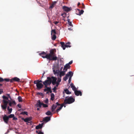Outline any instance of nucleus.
Wrapping results in <instances>:
<instances>
[{
    "label": "nucleus",
    "mask_w": 134,
    "mask_h": 134,
    "mask_svg": "<svg viewBox=\"0 0 134 134\" xmlns=\"http://www.w3.org/2000/svg\"><path fill=\"white\" fill-rule=\"evenodd\" d=\"M2 98L3 99V104L1 105V107L3 110H5L8 104H9V105L10 107H11L12 104L10 102V100H9L8 97L3 96H2Z\"/></svg>",
    "instance_id": "1"
},
{
    "label": "nucleus",
    "mask_w": 134,
    "mask_h": 134,
    "mask_svg": "<svg viewBox=\"0 0 134 134\" xmlns=\"http://www.w3.org/2000/svg\"><path fill=\"white\" fill-rule=\"evenodd\" d=\"M43 58H46L49 60H56L57 59V57L55 55V54L53 50L50 51L49 53L47 54L45 57H43Z\"/></svg>",
    "instance_id": "2"
},
{
    "label": "nucleus",
    "mask_w": 134,
    "mask_h": 134,
    "mask_svg": "<svg viewBox=\"0 0 134 134\" xmlns=\"http://www.w3.org/2000/svg\"><path fill=\"white\" fill-rule=\"evenodd\" d=\"M67 97H66L64 100V104H70L74 102L75 99L71 96L70 97L68 98Z\"/></svg>",
    "instance_id": "3"
},
{
    "label": "nucleus",
    "mask_w": 134,
    "mask_h": 134,
    "mask_svg": "<svg viewBox=\"0 0 134 134\" xmlns=\"http://www.w3.org/2000/svg\"><path fill=\"white\" fill-rule=\"evenodd\" d=\"M52 82V79L50 77H48L47 79L43 82V83L45 86V87H47L48 85H50Z\"/></svg>",
    "instance_id": "4"
},
{
    "label": "nucleus",
    "mask_w": 134,
    "mask_h": 134,
    "mask_svg": "<svg viewBox=\"0 0 134 134\" xmlns=\"http://www.w3.org/2000/svg\"><path fill=\"white\" fill-rule=\"evenodd\" d=\"M60 43L61 44L63 50H65L66 47H70L71 46L70 45L71 44L70 42L66 43L65 44L64 42H60Z\"/></svg>",
    "instance_id": "5"
},
{
    "label": "nucleus",
    "mask_w": 134,
    "mask_h": 134,
    "mask_svg": "<svg viewBox=\"0 0 134 134\" xmlns=\"http://www.w3.org/2000/svg\"><path fill=\"white\" fill-rule=\"evenodd\" d=\"M60 105V104H59L58 102L56 103V104H53L52 107V112L54 111L58 106H59Z\"/></svg>",
    "instance_id": "6"
},
{
    "label": "nucleus",
    "mask_w": 134,
    "mask_h": 134,
    "mask_svg": "<svg viewBox=\"0 0 134 134\" xmlns=\"http://www.w3.org/2000/svg\"><path fill=\"white\" fill-rule=\"evenodd\" d=\"M32 117H30L29 118H27L25 119H24V118H22L21 119L22 120H24L25 122H28L29 123V121H30L32 120Z\"/></svg>",
    "instance_id": "7"
},
{
    "label": "nucleus",
    "mask_w": 134,
    "mask_h": 134,
    "mask_svg": "<svg viewBox=\"0 0 134 134\" xmlns=\"http://www.w3.org/2000/svg\"><path fill=\"white\" fill-rule=\"evenodd\" d=\"M14 81L20 82V79L19 78H18L17 77H15L12 78L10 80V82H13Z\"/></svg>",
    "instance_id": "8"
},
{
    "label": "nucleus",
    "mask_w": 134,
    "mask_h": 134,
    "mask_svg": "<svg viewBox=\"0 0 134 134\" xmlns=\"http://www.w3.org/2000/svg\"><path fill=\"white\" fill-rule=\"evenodd\" d=\"M51 79H52L51 83H52V84L53 85H55L56 84V83L57 82L56 81L57 80V78L56 77L53 76H52V77H51Z\"/></svg>",
    "instance_id": "9"
},
{
    "label": "nucleus",
    "mask_w": 134,
    "mask_h": 134,
    "mask_svg": "<svg viewBox=\"0 0 134 134\" xmlns=\"http://www.w3.org/2000/svg\"><path fill=\"white\" fill-rule=\"evenodd\" d=\"M37 88L38 90H40L42 88L43 86V85L41 83L37 82L36 85Z\"/></svg>",
    "instance_id": "10"
},
{
    "label": "nucleus",
    "mask_w": 134,
    "mask_h": 134,
    "mask_svg": "<svg viewBox=\"0 0 134 134\" xmlns=\"http://www.w3.org/2000/svg\"><path fill=\"white\" fill-rule=\"evenodd\" d=\"M3 120L4 122L6 124H7L8 122L9 118L6 115H5L3 118Z\"/></svg>",
    "instance_id": "11"
},
{
    "label": "nucleus",
    "mask_w": 134,
    "mask_h": 134,
    "mask_svg": "<svg viewBox=\"0 0 134 134\" xmlns=\"http://www.w3.org/2000/svg\"><path fill=\"white\" fill-rule=\"evenodd\" d=\"M43 103L41 102L40 100L37 101V103L36 104V106L37 107H39L40 108L42 107Z\"/></svg>",
    "instance_id": "12"
},
{
    "label": "nucleus",
    "mask_w": 134,
    "mask_h": 134,
    "mask_svg": "<svg viewBox=\"0 0 134 134\" xmlns=\"http://www.w3.org/2000/svg\"><path fill=\"white\" fill-rule=\"evenodd\" d=\"M51 120V117L47 116L44 118L43 119V121L45 122H47Z\"/></svg>",
    "instance_id": "13"
},
{
    "label": "nucleus",
    "mask_w": 134,
    "mask_h": 134,
    "mask_svg": "<svg viewBox=\"0 0 134 134\" xmlns=\"http://www.w3.org/2000/svg\"><path fill=\"white\" fill-rule=\"evenodd\" d=\"M74 93L75 95L76 96H82V93L80 91H78L77 90L76 91H75L74 92Z\"/></svg>",
    "instance_id": "14"
},
{
    "label": "nucleus",
    "mask_w": 134,
    "mask_h": 134,
    "mask_svg": "<svg viewBox=\"0 0 134 134\" xmlns=\"http://www.w3.org/2000/svg\"><path fill=\"white\" fill-rule=\"evenodd\" d=\"M63 9L64 11L66 12H68L71 10L70 8L66 6H64L63 7Z\"/></svg>",
    "instance_id": "15"
},
{
    "label": "nucleus",
    "mask_w": 134,
    "mask_h": 134,
    "mask_svg": "<svg viewBox=\"0 0 134 134\" xmlns=\"http://www.w3.org/2000/svg\"><path fill=\"white\" fill-rule=\"evenodd\" d=\"M43 125V123H42L41 124H40L38 125L36 127V129H41Z\"/></svg>",
    "instance_id": "16"
},
{
    "label": "nucleus",
    "mask_w": 134,
    "mask_h": 134,
    "mask_svg": "<svg viewBox=\"0 0 134 134\" xmlns=\"http://www.w3.org/2000/svg\"><path fill=\"white\" fill-rule=\"evenodd\" d=\"M64 103L63 104H62V105L60 104V106L59 107H58V108L56 110V111L57 113H58L59 111L62 109L64 106Z\"/></svg>",
    "instance_id": "17"
},
{
    "label": "nucleus",
    "mask_w": 134,
    "mask_h": 134,
    "mask_svg": "<svg viewBox=\"0 0 134 134\" xmlns=\"http://www.w3.org/2000/svg\"><path fill=\"white\" fill-rule=\"evenodd\" d=\"M65 72L64 71H61L60 72L59 76L61 78L62 76H64L65 74Z\"/></svg>",
    "instance_id": "18"
},
{
    "label": "nucleus",
    "mask_w": 134,
    "mask_h": 134,
    "mask_svg": "<svg viewBox=\"0 0 134 134\" xmlns=\"http://www.w3.org/2000/svg\"><path fill=\"white\" fill-rule=\"evenodd\" d=\"M73 73L72 71H70L68 72L66 74L68 75V77H72L73 75Z\"/></svg>",
    "instance_id": "19"
},
{
    "label": "nucleus",
    "mask_w": 134,
    "mask_h": 134,
    "mask_svg": "<svg viewBox=\"0 0 134 134\" xmlns=\"http://www.w3.org/2000/svg\"><path fill=\"white\" fill-rule=\"evenodd\" d=\"M46 54V53L44 52V51L42 52V53H40L39 54V55L42 56V57L43 58V57H45V56H44V55H45Z\"/></svg>",
    "instance_id": "20"
},
{
    "label": "nucleus",
    "mask_w": 134,
    "mask_h": 134,
    "mask_svg": "<svg viewBox=\"0 0 134 134\" xmlns=\"http://www.w3.org/2000/svg\"><path fill=\"white\" fill-rule=\"evenodd\" d=\"M53 71L54 72V74H57L58 75H59V73L60 72V70H56L55 71V70H53Z\"/></svg>",
    "instance_id": "21"
},
{
    "label": "nucleus",
    "mask_w": 134,
    "mask_h": 134,
    "mask_svg": "<svg viewBox=\"0 0 134 134\" xmlns=\"http://www.w3.org/2000/svg\"><path fill=\"white\" fill-rule=\"evenodd\" d=\"M65 93L67 94H69L71 93V92L69 91L68 89L66 88L64 90Z\"/></svg>",
    "instance_id": "22"
},
{
    "label": "nucleus",
    "mask_w": 134,
    "mask_h": 134,
    "mask_svg": "<svg viewBox=\"0 0 134 134\" xmlns=\"http://www.w3.org/2000/svg\"><path fill=\"white\" fill-rule=\"evenodd\" d=\"M70 66L68 64H66L65 66H64V68L63 69V70H64V69L66 68H67L68 69H70Z\"/></svg>",
    "instance_id": "23"
},
{
    "label": "nucleus",
    "mask_w": 134,
    "mask_h": 134,
    "mask_svg": "<svg viewBox=\"0 0 134 134\" xmlns=\"http://www.w3.org/2000/svg\"><path fill=\"white\" fill-rule=\"evenodd\" d=\"M56 3V2H53L52 3L50 6V8H53L54 7V5Z\"/></svg>",
    "instance_id": "24"
},
{
    "label": "nucleus",
    "mask_w": 134,
    "mask_h": 134,
    "mask_svg": "<svg viewBox=\"0 0 134 134\" xmlns=\"http://www.w3.org/2000/svg\"><path fill=\"white\" fill-rule=\"evenodd\" d=\"M51 99L52 100H54V94L53 93H52L51 95Z\"/></svg>",
    "instance_id": "25"
},
{
    "label": "nucleus",
    "mask_w": 134,
    "mask_h": 134,
    "mask_svg": "<svg viewBox=\"0 0 134 134\" xmlns=\"http://www.w3.org/2000/svg\"><path fill=\"white\" fill-rule=\"evenodd\" d=\"M56 38V36L55 34H53L52 36V39L53 40H54Z\"/></svg>",
    "instance_id": "26"
},
{
    "label": "nucleus",
    "mask_w": 134,
    "mask_h": 134,
    "mask_svg": "<svg viewBox=\"0 0 134 134\" xmlns=\"http://www.w3.org/2000/svg\"><path fill=\"white\" fill-rule=\"evenodd\" d=\"M56 33V32L55 29L52 30L51 31V35H52V34H55Z\"/></svg>",
    "instance_id": "27"
},
{
    "label": "nucleus",
    "mask_w": 134,
    "mask_h": 134,
    "mask_svg": "<svg viewBox=\"0 0 134 134\" xmlns=\"http://www.w3.org/2000/svg\"><path fill=\"white\" fill-rule=\"evenodd\" d=\"M46 114L47 115H52V113L50 111H48L46 113Z\"/></svg>",
    "instance_id": "28"
},
{
    "label": "nucleus",
    "mask_w": 134,
    "mask_h": 134,
    "mask_svg": "<svg viewBox=\"0 0 134 134\" xmlns=\"http://www.w3.org/2000/svg\"><path fill=\"white\" fill-rule=\"evenodd\" d=\"M68 75L66 74L65 76L63 78V80L64 81H66L68 79Z\"/></svg>",
    "instance_id": "29"
},
{
    "label": "nucleus",
    "mask_w": 134,
    "mask_h": 134,
    "mask_svg": "<svg viewBox=\"0 0 134 134\" xmlns=\"http://www.w3.org/2000/svg\"><path fill=\"white\" fill-rule=\"evenodd\" d=\"M45 87L46 88H45L44 90V92H46L47 91H48L51 88V87H48L47 86V87Z\"/></svg>",
    "instance_id": "30"
},
{
    "label": "nucleus",
    "mask_w": 134,
    "mask_h": 134,
    "mask_svg": "<svg viewBox=\"0 0 134 134\" xmlns=\"http://www.w3.org/2000/svg\"><path fill=\"white\" fill-rule=\"evenodd\" d=\"M18 99L19 102H21L22 101V97L20 96H19L18 97Z\"/></svg>",
    "instance_id": "31"
},
{
    "label": "nucleus",
    "mask_w": 134,
    "mask_h": 134,
    "mask_svg": "<svg viewBox=\"0 0 134 134\" xmlns=\"http://www.w3.org/2000/svg\"><path fill=\"white\" fill-rule=\"evenodd\" d=\"M6 95L8 96L7 97H8V98H9L11 100H12V98L11 97V96H10L9 94H6Z\"/></svg>",
    "instance_id": "32"
},
{
    "label": "nucleus",
    "mask_w": 134,
    "mask_h": 134,
    "mask_svg": "<svg viewBox=\"0 0 134 134\" xmlns=\"http://www.w3.org/2000/svg\"><path fill=\"white\" fill-rule=\"evenodd\" d=\"M27 112L26 111H23L20 114H23V115H25V114L26 115H27Z\"/></svg>",
    "instance_id": "33"
},
{
    "label": "nucleus",
    "mask_w": 134,
    "mask_h": 134,
    "mask_svg": "<svg viewBox=\"0 0 134 134\" xmlns=\"http://www.w3.org/2000/svg\"><path fill=\"white\" fill-rule=\"evenodd\" d=\"M10 102L12 104H13L14 105H15L16 104V103L14 100H11V101H10Z\"/></svg>",
    "instance_id": "34"
},
{
    "label": "nucleus",
    "mask_w": 134,
    "mask_h": 134,
    "mask_svg": "<svg viewBox=\"0 0 134 134\" xmlns=\"http://www.w3.org/2000/svg\"><path fill=\"white\" fill-rule=\"evenodd\" d=\"M14 116V115L13 114H11L8 116L9 118H13Z\"/></svg>",
    "instance_id": "35"
},
{
    "label": "nucleus",
    "mask_w": 134,
    "mask_h": 134,
    "mask_svg": "<svg viewBox=\"0 0 134 134\" xmlns=\"http://www.w3.org/2000/svg\"><path fill=\"white\" fill-rule=\"evenodd\" d=\"M57 89V88L55 86L54 88H53L52 90H53V92H56V90Z\"/></svg>",
    "instance_id": "36"
},
{
    "label": "nucleus",
    "mask_w": 134,
    "mask_h": 134,
    "mask_svg": "<svg viewBox=\"0 0 134 134\" xmlns=\"http://www.w3.org/2000/svg\"><path fill=\"white\" fill-rule=\"evenodd\" d=\"M12 108H11L9 109L8 110V114H10L12 112Z\"/></svg>",
    "instance_id": "37"
},
{
    "label": "nucleus",
    "mask_w": 134,
    "mask_h": 134,
    "mask_svg": "<svg viewBox=\"0 0 134 134\" xmlns=\"http://www.w3.org/2000/svg\"><path fill=\"white\" fill-rule=\"evenodd\" d=\"M84 12V11L83 10H81L79 12V15H81V14H82L83 12Z\"/></svg>",
    "instance_id": "38"
},
{
    "label": "nucleus",
    "mask_w": 134,
    "mask_h": 134,
    "mask_svg": "<svg viewBox=\"0 0 134 134\" xmlns=\"http://www.w3.org/2000/svg\"><path fill=\"white\" fill-rule=\"evenodd\" d=\"M42 104V105L44 108H46L48 107V105L46 104H44L43 103Z\"/></svg>",
    "instance_id": "39"
},
{
    "label": "nucleus",
    "mask_w": 134,
    "mask_h": 134,
    "mask_svg": "<svg viewBox=\"0 0 134 134\" xmlns=\"http://www.w3.org/2000/svg\"><path fill=\"white\" fill-rule=\"evenodd\" d=\"M36 133L38 134H43V132H42L41 131H40L39 132L37 131H36Z\"/></svg>",
    "instance_id": "40"
},
{
    "label": "nucleus",
    "mask_w": 134,
    "mask_h": 134,
    "mask_svg": "<svg viewBox=\"0 0 134 134\" xmlns=\"http://www.w3.org/2000/svg\"><path fill=\"white\" fill-rule=\"evenodd\" d=\"M4 81H5L6 82H8L9 81H10V80L9 79H4Z\"/></svg>",
    "instance_id": "41"
},
{
    "label": "nucleus",
    "mask_w": 134,
    "mask_h": 134,
    "mask_svg": "<svg viewBox=\"0 0 134 134\" xmlns=\"http://www.w3.org/2000/svg\"><path fill=\"white\" fill-rule=\"evenodd\" d=\"M72 90H73L75 92V91H76L77 90H76V88L75 87V86H73V87L72 88Z\"/></svg>",
    "instance_id": "42"
},
{
    "label": "nucleus",
    "mask_w": 134,
    "mask_h": 134,
    "mask_svg": "<svg viewBox=\"0 0 134 134\" xmlns=\"http://www.w3.org/2000/svg\"><path fill=\"white\" fill-rule=\"evenodd\" d=\"M68 23L70 26L73 27V25L72 24V23L71 22H69Z\"/></svg>",
    "instance_id": "43"
},
{
    "label": "nucleus",
    "mask_w": 134,
    "mask_h": 134,
    "mask_svg": "<svg viewBox=\"0 0 134 134\" xmlns=\"http://www.w3.org/2000/svg\"><path fill=\"white\" fill-rule=\"evenodd\" d=\"M44 102L46 104H47L48 102V99H46V100H45L44 101Z\"/></svg>",
    "instance_id": "44"
},
{
    "label": "nucleus",
    "mask_w": 134,
    "mask_h": 134,
    "mask_svg": "<svg viewBox=\"0 0 134 134\" xmlns=\"http://www.w3.org/2000/svg\"><path fill=\"white\" fill-rule=\"evenodd\" d=\"M71 77H69V80H68L69 83H70L71 82Z\"/></svg>",
    "instance_id": "45"
},
{
    "label": "nucleus",
    "mask_w": 134,
    "mask_h": 134,
    "mask_svg": "<svg viewBox=\"0 0 134 134\" xmlns=\"http://www.w3.org/2000/svg\"><path fill=\"white\" fill-rule=\"evenodd\" d=\"M4 81V79L0 77V82L3 81Z\"/></svg>",
    "instance_id": "46"
},
{
    "label": "nucleus",
    "mask_w": 134,
    "mask_h": 134,
    "mask_svg": "<svg viewBox=\"0 0 134 134\" xmlns=\"http://www.w3.org/2000/svg\"><path fill=\"white\" fill-rule=\"evenodd\" d=\"M66 14L65 13H63V14H62V16H66Z\"/></svg>",
    "instance_id": "47"
},
{
    "label": "nucleus",
    "mask_w": 134,
    "mask_h": 134,
    "mask_svg": "<svg viewBox=\"0 0 134 134\" xmlns=\"http://www.w3.org/2000/svg\"><path fill=\"white\" fill-rule=\"evenodd\" d=\"M70 85L71 88H72L73 87V86H74L73 83H71Z\"/></svg>",
    "instance_id": "48"
},
{
    "label": "nucleus",
    "mask_w": 134,
    "mask_h": 134,
    "mask_svg": "<svg viewBox=\"0 0 134 134\" xmlns=\"http://www.w3.org/2000/svg\"><path fill=\"white\" fill-rule=\"evenodd\" d=\"M61 81V79L60 78L58 79L57 82L59 83Z\"/></svg>",
    "instance_id": "49"
},
{
    "label": "nucleus",
    "mask_w": 134,
    "mask_h": 134,
    "mask_svg": "<svg viewBox=\"0 0 134 134\" xmlns=\"http://www.w3.org/2000/svg\"><path fill=\"white\" fill-rule=\"evenodd\" d=\"M3 92V90L2 89H0V94H1Z\"/></svg>",
    "instance_id": "50"
},
{
    "label": "nucleus",
    "mask_w": 134,
    "mask_h": 134,
    "mask_svg": "<svg viewBox=\"0 0 134 134\" xmlns=\"http://www.w3.org/2000/svg\"><path fill=\"white\" fill-rule=\"evenodd\" d=\"M56 87H57L58 86L59 84V83H58L57 82H56Z\"/></svg>",
    "instance_id": "51"
},
{
    "label": "nucleus",
    "mask_w": 134,
    "mask_h": 134,
    "mask_svg": "<svg viewBox=\"0 0 134 134\" xmlns=\"http://www.w3.org/2000/svg\"><path fill=\"white\" fill-rule=\"evenodd\" d=\"M48 92H49L50 93H51L52 92V91L51 90V88L48 91V92H47V93H48Z\"/></svg>",
    "instance_id": "52"
},
{
    "label": "nucleus",
    "mask_w": 134,
    "mask_h": 134,
    "mask_svg": "<svg viewBox=\"0 0 134 134\" xmlns=\"http://www.w3.org/2000/svg\"><path fill=\"white\" fill-rule=\"evenodd\" d=\"M72 63V60H71V61H70L69 63H68V64H69V65H70Z\"/></svg>",
    "instance_id": "53"
},
{
    "label": "nucleus",
    "mask_w": 134,
    "mask_h": 134,
    "mask_svg": "<svg viewBox=\"0 0 134 134\" xmlns=\"http://www.w3.org/2000/svg\"><path fill=\"white\" fill-rule=\"evenodd\" d=\"M34 84H36V85H37V80L34 81Z\"/></svg>",
    "instance_id": "54"
},
{
    "label": "nucleus",
    "mask_w": 134,
    "mask_h": 134,
    "mask_svg": "<svg viewBox=\"0 0 134 134\" xmlns=\"http://www.w3.org/2000/svg\"><path fill=\"white\" fill-rule=\"evenodd\" d=\"M82 8H85V5L84 4H82Z\"/></svg>",
    "instance_id": "55"
},
{
    "label": "nucleus",
    "mask_w": 134,
    "mask_h": 134,
    "mask_svg": "<svg viewBox=\"0 0 134 134\" xmlns=\"http://www.w3.org/2000/svg\"><path fill=\"white\" fill-rule=\"evenodd\" d=\"M17 106L19 108H21V105L20 104H18Z\"/></svg>",
    "instance_id": "56"
},
{
    "label": "nucleus",
    "mask_w": 134,
    "mask_h": 134,
    "mask_svg": "<svg viewBox=\"0 0 134 134\" xmlns=\"http://www.w3.org/2000/svg\"><path fill=\"white\" fill-rule=\"evenodd\" d=\"M59 23V22H58V21H55L54 22V23L55 24V25H56L58 23Z\"/></svg>",
    "instance_id": "57"
},
{
    "label": "nucleus",
    "mask_w": 134,
    "mask_h": 134,
    "mask_svg": "<svg viewBox=\"0 0 134 134\" xmlns=\"http://www.w3.org/2000/svg\"><path fill=\"white\" fill-rule=\"evenodd\" d=\"M17 119V118L14 117V116L13 118V120H16Z\"/></svg>",
    "instance_id": "58"
},
{
    "label": "nucleus",
    "mask_w": 134,
    "mask_h": 134,
    "mask_svg": "<svg viewBox=\"0 0 134 134\" xmlns=\"http://www.w3.org/2000/svg\"><path fill=\"white\" fill-rule=\"evenodd\" d=\"M37 82H38L39 83H40L41 82H42V81L41 80H37Z\"/></svg>",
    "instance_id": "59"
},
{
    "label": "nucleus",
    "mask_w": 134,
    "mask_h": 134,
    "mask_svg": "<svg viewBox=\"0 0 134 134\" xmlns=\"http://www.w3.org/2000/svg\"><path fill=\"white\" fill-rule=\"evenodd\" d=\"M68 69L67 68H65L64 70H65L64 71H65V72L67 70V69Z\"/></svg>",
    "instance_id": "60"
},
{
    "label": "nucleus",
    "mask_w": 134,
    "mask_h": 134,
    "mask_svg": "<svg viewBox=\"0 0 134 134\" xmlns=\"http://www.w3.org/2000/svg\"><path fill=\"white\" fill-rule=\"evenodd\" d=\"M63 67L62 66L60 69V71H61L63 69Z\"/></svg>",
    "instance_id": "61"
},
{
    "label": "nucleus",
    "mask_w": 134,
    "mask_h": 134,
    "mask_svg": "<svg viewBox=\"0 0 134 134\" xmlns=\"http://www.w3.org/2000/svg\"><path fill=\"white\" fill-rule=\"evenodd\" d=\"M68 30H72V29L71 28H69Z\"/></svg>",
    "instance_id": "62"
},
{
    "label": "nucleus",
    "mask_w": 134,
    "mask_h": 134,
    "mask_svg": "<svg viewBox=\"0 0 134 134\" xmlns=\"http://www.w3.org/2000/svg\"><path fill=\"white\" fill-rule=\"evenodd\" d=\"M67 21H68V23L69 22H70V19H67Z\"/></svg>",
    "instance_id": "63"
},
{
    "label": "nucleus",
    "mask_w": 134,
    "mask_h": 134,
    "mask_svg": "<svg viewBox=\"0 0 134 134\" xmlns=\"http://www.w3.org/2000/svg\"><path fill=\"white\" fill-rule=\"evenodd\" d=\"M40 95L42 96H43V94L42 93H41V94H40Z\"/></svg>",
    "instance_id": "64"
}]
</instances>
